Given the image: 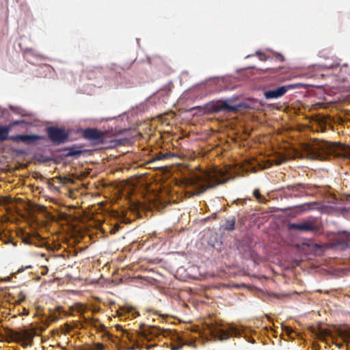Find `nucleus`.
Masks as SVG:
<instances>
[{
  "label": "nucleus",
  "mask_w": 350,
  "mask_h": 350,
  "mask_svg": "<svg viewBox=\"0 0 350 350\" xmlns=\"http://www.w3.org/2000/svg\"><path fill=\"white\" fill-rule=\"evenodd\" d=\"M304 150L311 159L324 161L329 156L347 157L350 159V146L338 142L315 139L306 145Z\"/></svg>",
  "instance_id": "1"
},
{
  "label": "nucleus",
  "mask_w": 350,
  "mask_h": 350,
  "mask_svg": "<svg viewBox=\"0 0 350 350\" xmlns=\"http://www.w3.org/2000/svg\"><path fill=\"white\" fill-rule=\"evenodd\" d=\"M227 181L226 172L222 169L213 168L208 171H202L188 180L187 185L193 188L190 196H198L206 189L214 188Z\"/></svg>",
  "instance_id": "2"
},
{
  "label": "nucleus",
  "mask_w": 350,
  "mask_h": 350,
  "mask_svg": "<svg viewBox=\"0 0 350 350\" xmlns=\"http://www.w3.org/2000/svg\"><path fill=\"white\" fill-rule=\"evenodd\" d=\"M116 329L123 332L122 338L126 339L131 342H136L139 339L150 340L153 337H158L160 335L165 336L166 332H167L166 329H161L159 327H146L143 324L139 325V331L129 332L123 330L120 325L116 326Z\"/></svg>",
  "instance_id": "3"
},
{
  "label": "nucleus",
  "mask_w": 350,
  "mask_h": 350,
  "mask_svg": "<svg viewBox=\"0 0 350 350\" xmlns=\"http://www.w3.org/2000/svg\"><path fill=\"white\" fill-rule=\"evenodd\" d=\"M208 329L214 339L221 341L239 336V330L232 325L224 326L215 323L208 325Z\"/></svg>",
  "instance_id": "4"
},
{
  "label": "nucleus",
  "mask_w": 350,
  "mask_h": 350,
  "mask_svg": "<svg viewBox=\"0 0 350 350\" xmlns=\"http://www.w3.org/2000/svg\"><path fill=\"white\" fill-rule=\"evenodd\" d=\"M304 87L301 83H295L280 86L275 89L264 90V97L266 99H278L282 97L289 90L300 89Z\"/></svg>",
  "instance_id": "5"
},
{
  "label": "nucleus",
  "mask_w": 350,
  "mask_h": 350,
  "mask_svg": "<svg viewBox=\"0 0 350 350\" xmlns=\"http://www.w3.org/2000/svg\"><path fill=\"white\" fill-rule=\"evenodd\" d=\"M248 109V105L245 103H240L234 105H230L227 101H214L208 104V109L213 113L220 111L237 112L243 109Z\"/></svg>",
  "instance_id": "6"
},
{
  "label": "nucleus",
  "mask_w": 350,
  "mask_h": 350,
  "mask_svg": "<svg viewBox=\"0 0 350 350\" xmlns=\"http://www.w3.org/2000/svg\"><path fill=\"white\" fill-rule=\"evenodd\" d=\"M48 139L55 146H59L68 142V133L63 128L48 127L46 129Z\"/></svg>",
  "instance_id": "7"
},
{
  "label": "nucleus",
  "mask_w": 350,
  "mask_h": 350,
  "mask_svg": "<svg viewBox=\"0 0 350 350\" xmlns=\"http://www.w3.org/2000/svg\"><path fill=\"white\" fill-rule=\"evenodd\" d=\"M320 227L318 219L314 217L308 218L299 224L290 223L288 224V229L301 232H317Z\"/></svg>",
  "instance_id": "8"
},
{
  "label": "nucleus",
  "mask_w": 350,
  "mask_h": 350,
  "mask_svg": "<svg viewBox=\"0 0 350 350\" xmlns=\"http://www.w3.org/2000/svg\"><path fill=\"white\" fill-rule=\"evenodd\" d=\"M82 135L85 139L96 144L104 142V133L94 128H88L82 131Z\"/></svg>",
  "instance_id": "9"
},
{
  "label": "nucleus",
  "mask_w": 350,
  "mask_h": 350,
  "mask_svg": "<svg viewBox=\"0 0 350 350\" xmlns=\"http://www.w3.org/2000/svg\"><path fill=\"white\" fill-rule=\"evenodd\" d=\"M14 336L16 340L24 342L23 346L29 345L35 336V331L33 329H20L15 332Z\"/></svg>",
  "instance_id": "10"
},
{
  "label": "nucleus",
  "mask_w": 350,
  "mask_h": 350,
  "mask_svg": "<svg viewBox=\"0 0 350 350\" xmlns=\"http://www.w3.org/2000/svg\"><path fill=\"white\" fill-rule=\"evenodd\" d=\"M41 136L38 135H16L10 137L9 141L14 142H22L27 145L35 144L37 141L40 140Z\"/></svg>",
  "instance_id": "11"
},
{
  "label": "nucleus",
  "mask_w": 350,
  "mask_h": 350,
  "mask_svg": "<svg viewBox=\"0 0 350 350\" xmlns=\"http://www.w3.org/2000/svg\"><path fill=\"white\" fill-rule=\"evenodd\" d=\"M306 189V185L304 183H297L296 185H286L284 189L293 192V194H290L291 198H299L304 193V189Z\"/></svg>",
  "instance_id": "12"
},
{
  "label": "nucleus",
  "mask_w": 350,
  "mask_h": 350,
  "mask_svg": "<svg viewBox=\"0 0 350 350\" xmlns=\"http://www.w3.org/2000/svg\"><path fill=\"white\" fill-rule=\"evenodd\" d=\"M327 338L331 339L332 343L336 345V346H338L339 348L341 347V344H338L337 342H336L337 338L332 335L330 332L327 330H321L320 332L317 333V338H319L320 340L327 342Z\"/></svg>",
  "instance_id": "13"
},
{
  "label": "nucleus",
  "mask_w": 350,
  "mask_h": 350,
  "mask_svg": "<svg viewBox=\"0 0 350 350\" xmlns=\"http://www.w3.org/2000/svg\"><path fill=\"white\" fill-rule=\"evenodd\" d=\"M40 237L37 234L34 233L33 234L22 232V242H23L25 245H35V240H38Z\"/></svg>",
  "instance_id": "14"
},
{
  "label": "nucleus",
  "mask_w": 350,
  "mask_h": 350,
  "mask_svg": "<svg viewBox=\"0 0 350 350\" xmlns=\"http://www.w3.org/2000/svg\"><path fill=\"white\" fill-rule=\"evenodd\" d=\"M64 152H65V153H64V156H65V157H74V158L75 159L80 157V155L82 154V150H81V149H79V147L76 146H72L68 148H65V150H64Z\"/></svg>",
  "instance_id": "15"
},
{
  "label": "nucleus",
  "mask_w": 350,
  "mask_h": 350,
  "mask_svg": "<svg viewBox=\"0 0 350 350\" xmlns=\"http://www.w3.org/2000/svg\"><path fill=\"white\" fill-rule=\"evenodd\" d=\"M337 337L342 339V342H350V329H339L337 330Z\"/></svg>",
  "instance_id": "16"
},
{
  "label": "nucleus",
  "mask_w": 350,
  "mask_h": 350,
  "mask_svg": "<svg viewBox=\"0 0 350 350\" xmlns=\"http://www.w3.org/2000/svg\"><path fill=\"white\" fill-rule=\"evenodd\" d=\"M10 126H0V143L3 142L10 139Z\"/></svg>",
  "instance_id": "17"
},
{
  "label": "nucleus",
  "mask_w": 350,
  "mask_h": 350,
  "mask_svg": "<svg viewBox=\"0 0 350 350\" xmlns=\"http://www.w3.org/2000/svg\"><path fill=\"white\" fill-rule=\"evenodd\" d=\"M172 157H173V154H172V153L167 152V153L163 154L161 152H158L157 154H156V155H154V157L152 158V161H150V162H154V161H158V160H165L168 158H172Z\"/></svg>",
  "instance_id": "18"
},
{
  "label": "nucleus",
  "mask_w": 350,
  "mask_h": 350,
  "mask_svg": "<svg viewBox=\"0 0 350 350\" xmlns=\"http://www.w3.org/2000/svg\"><path fill=\"white\" fill-rule=\"evenodd\" d=\"M235 223L234 218L227 219L223 227H224V230L226 231H232L234 229Z\"/></svg>",
  "instance_id": "19"
},
{
  "label": "nucleus",
  "mask_w": 350,
  "mask_h": 350,
  "mask_svg": "<svg viewBox=\"0 0 350 350\" xmlns=\"http://www.w3.org/2000/svg\"><path fill=\"white\" fill-rule=\"evenodd\" d=\"M26 299V295L23 291H20V293L16 295V300H15V303L16 304L20 305L21 303H23L25 299Z\"/></svg>",
  "instance_id": "20"
},
{
  "label": "nucleus",
  "mask_w": 350,
  "mask_h": 350,
  "mask_svg": "<svg viewBox=\"0 0 350 350\" xmlns=\"http://www.w3.org/2000/svg\"><path fill=\"white\" fill-rule=\"evenodd\" d=\"M3 242H4V244H5V245H8V244L10 243V244H12V245H13V247H16L17 246V242L12 241L9 237L5 238V239H4V241H3Z\"/></svg>",
  "instance_id": "21"
},
{
  "label": "nucleus",
  "mask_w": 350,
  "mask_h": 350,
  "mask_svg": "<svg viewBox=\"0 0 350 350\" xmlns=\"http://www.w3.org/2000/svg\"><path fill=\"white\" fill-rule=\"evenodd\" d=\"M257 56H258L259 59L261 61H266L267 60V56L264 53L258 52L257 53Z\"/></svg>",
  "instance_id": "22"
},
{
  "label": "nucleus",
  "mask_w": 350,
  "mask_h": 350,
  "mask_svg": "<svg viewBox=\"0 0 350 350\" xmlns=\"http://www.w3.org/2000/svg\"><path fill=\"white\" fill-rule=\"evenodd\" d=\"M254 196H255L256 200H259L261 198V194H260V191L258 189H256L254 190Z\"/></svg>",
  "instance_id": "23"
},
{
  "label": "nucleus",
  "mask_w": 350,
  "mask_h": 350,
  "mask_svg": "<svg viewBox=\"0 0 350 350\" xmlns=\"http://www.w3.org/2000/svg\"><path fill=\"white\" fill-rule=\"evenodd\" d=\"M104 345L101 343H96L94 344V350H103Z\"/></svg>",
  "instance_id": "24"
},
{
  "label": "nucleus",
  "mask_w": 350,
  "mask_h": 350,
  "mask_svg": "<svg viewBox=\"0 0 350 350\" xmlns=\"http://www.w3.org/2000/svg\"><path fill=\"white\" fill-rule=\"evenodd\" d=\"M31 266H27L25 268L21 267L18 269V272H16V273H20L21 272L23 271L25 269H31Z\"/></svg>",
  "instance_id": "25"
},
{
  "label": "nucleus",
  "mask_w": 350,
  "mask_h": 350,
  "mask_svg": "<svg viewBox=\"0 0 350 350\" xmlns=\"http://www.w3.org/2000/svg\"><path fill=\"white\" fill-rule=\"evenodd\" d=\"M20 314L21 315H28V310L25 308H23V312L20 313Z\"/></svg>",
  "instance_id": "26"
},
{
  "label": "nucleus",
  "mask_w": 350,
  "mask_h": 350,
  "mask_svg": "<svg viewBox=\"0 0 350 350\" xmlns=\"http://www.w3.org/2000/svg\"><path fill=\"white\" fill-rule=\"evenodd\" d=\"M277 59H278V60H280V62H283V60H284L283 56H282V55H280V54L277 55Z\"/></svg>",
  "instance_id": "27"
},
{
  "label": "nucleus",
  "mask_w": 350,
  "mask_h": 350,
  "mask_svg": "<svg viewBox=\"0 0 350 350\" xmlns=\"http://www.w3.org/2000/svg\"><path fill=\"white\" fill-rule=\"evenodd\" d=\"M138 315H139V314L137 312H133V317L135 318Z\"/></svg>",
  "instance_id": "28"
},
{
  "label": "nucleus",
  "mask_w": 350,
  "mask_h": 350,
  "mask_svg": "<svg viewBox=\"0 0 350 350\" xmlns=\"http://www.w3.org/2000/svg\"><path fill=\"white\" fill-rule=\"evenodd\" d=\"M112 338H113V336H109V340H111V341H112L113 342V340Z\"/></svg>",
  "instance_id": "29"
},
{
  "label": "nucleus",
  "mask_w": 350,
  "mask_h": 350,
  "mask_svg": "<svg viewBox=\"0 0 350 350\" xmlns=\"http://www.w3.org/2000/svg\"><path fill=\"white\" fill-rule=\"evenodd\" d=\"M96 70H98V72H100V70H102V68H96Z\"/></svg>",
  "instance_id": "30"
},
{
  "label": "nucleus",
  "mask_w": 350,
  "mask_h": 350,
  "mask_svg": "<svg viewBox=\"0 0 350 350\" xmlns=\"http://www.w3.org/2000/svg\"><path fill=\"white\" fill-rule=\"evenodd\" d=\"M13 124L18 125V121H16V122H15L14 123H13Z\"/></svg>",
  "instance_id": "31"
},
{
  "label": "nucleus",
  "mask_w": 350,
  "mask_h": 350,
  "mask_svg": "<svg viewBox=\"0 0 350 350\" xmlns=\"http://www.w3.org/2000/svg\"><path fill=\"white\" fill-rule=\"evenodd\" d=\"M62 350H66V349H62Z\"/></svg>",
  "instance_id": "32"
}]
</instances>
